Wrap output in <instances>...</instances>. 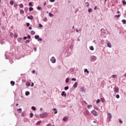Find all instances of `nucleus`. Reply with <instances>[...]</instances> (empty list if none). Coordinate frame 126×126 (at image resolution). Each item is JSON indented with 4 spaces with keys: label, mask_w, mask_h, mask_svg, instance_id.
Returning <instances> with one entry per match:
<instances>
[{
    "label": "nucleus",
    "mask_w": 126,
    "mask_h": 126,
    "mask_svg": "<svg viewBox=\"0 0 126 126\" xmlns=\"http://www.w3.org/2000/svg\"><path fill=\"white\" fill-rule=\"evenodd\" d=\"M29 6H33V5L32 4V2H30L29 3Z\"/></svg>",
    "instance_id": "36"
},
{
    "label": "nucleus",
    "mask_w": 126,
    "mask_h": 126,
    "mask_svg": "<svg viewBox=\"0 0 126 126\" xmlns=\"http://www.w3.org/2000/svg\"><path fill=\"white\" fill-rule=\"evenodd\" d=\"M33 18V16H32V15L28 16V19H31V20H32Z\"/></svg>",
    "instance_id": "14"
},
{
    "label": "nucleus",
    "mask_w": 126,
    "mask_h": 126,
    "mask_svg": "<svg viewBox=\"0 0 126 126\" xmlns=\"http://www.w3.org/2000/svg\"><path fill=\"white\" fill-rule=\"evenodd\" d=\"M107 46L108 47V48H112V44L110 42L107 43Z\"/></svg>",
    "instance_id": "13"
},
{
    "label": "nucleus",
    "mask_w": 126,
    "mask_h": 126,
    "mask_svg": "<svg viewBox=\"0 0 126 126\" xmlns=\"http://www.w3.org/2000/svg\"><path fill=\"white\" fill-rule=\"evenodd\" d=\"M10 84H11V85H12L13 86V85H14V84H15V82L13 81H11L10 82Z\"/></svg>",
    "instance_id": "20"
},
{
    "label": "nucleus",
    "mask_w": 126,
    "mask_h": 126,
    "mask_svg": "<svg viewBox=\"0 0 126 126\" xmlns=\"http://www.w3.org/2000/svg\"><path fill=\"white\" fill-rule=\"evenodd\" d=\"M34 37H35V39L36 40H38L39 39V38H40V36H39V35H35Z\"/></svg>",
    "instance_id": "21"
},
{
    "label": "nucleus",
    "mask_w": 126,
    "mask_h": 126,
    "mask_svg": "<svg viewBox=\"0 0 126 126\" xmlns=\"http://www.w3.org/2000/svg\"><path fill=\"white\" fill-rule=\"evenodd\" d=\"M31 35H35V32H34V31H32L31 32Z\"/></svg>",
    "instance_id": "24"
},
{
    "label": "nucleus",
    "mask_w": 126,
    "mask_h": 126,
    "mask_svg": "<svg viewBox=\"0 0 126 126\" xmlns=\"http://www.w3.org/2000/svg\"><path fill=\"white\" fill-rule=\"evenodd\" d=\"M46 117H48V113L47 112H44L40 114V118H46Z\"/></svg>",
    "instance_id": "1"
},
{
    "label": "nucleus",
    "mask_w": 126,
    "mask_h": 126,
    "mask_svg": "<svg viewBox=\"0 0 126 126\" xmlns=\"http://www.w3.org/2000/svg\"><path fill=\"white\" fill-rule=\"evenodd\" d=\"M31 87H33V86H34V83H32V84H31Z\"/></svg>",
    "instance_id": "60"
},
{
    "label": "nucleus",
    "mask_w": 126,
    "mask_h": 126,
    "mask_svg": "<svg viewBox=\"0 0 126 126\" xmlns=\"http://www.w3.org/2000/svg\"><path fill=\"white\" fill-rule=\"evenodd\" d=\"M67 120H68V117L65 116L63 118V122H66V121H67Z\"/></svg>",
    "instance_id": "9"
},
{
    "label": "nucleus",
    "mask_w": 126,
    "mask_h": 126,
    "mask_svg": "<svg viewBox=\"0 0 126 126\" xmlns=\"http://www.w3.org/2000/svg\"><path fill=\"white\" fill-rule=\"evenodd\" d=\"M101 101L102 103H104V98H101Z\"/></svg>",
    "instance_id": "61"
},
{
    "label": "nucleus",
    "mask_w": 126,
    "mask_h": 126,
    "mask_svg": "<svg viewBox=\"0 0 126 126\" xmlns=\"http://www.w3.org/2000/svg\"><path fill=\"white\" fill-rule=\"evenodd\" d=\"M50 61L51 62V63H56V58H55V57H52L51 59H50Z\"/></svg>",
    "instance_id": "5"
},
{
    "label": "nucleus",
    "mask_w": 126,
    "mask_h": 126,
    "mask_svg": "<svg viewBox=\"0 0 126 126\" xmlns=\"http://www.w3.org/2000/svg\"><path fill=\"white\" fill-rule=\"evenodd\" d=\"M95 110H98V107L97 106L94 107Z\"/></svg>",
    "instance_id": "62"
},
{
    "label": "nucleus",
    "mask_w": 126,
    "mask_h": 126,
    "mask_svg": "<svg viewBox=\"0 0 126 126\" xmlns=\"http://www.w3.org/2000/svg\"><path fill=\"white\" fill-rule=\"evenodd\" d=\"M101 34H104V35H106V30H105L104 29H102L100 30Z\"/></svg>",
    "instance_id": "7"
},
{
    "label": "nucleus",
    "mask_w": 126,
    "mask_h": 126,
    "mask_svg": "<svg viewBox=\"0 0 126 126\" xmlns=\"http://www.w3.org/2000/svg\"><path fill=\"white\" fill-rule=\"evenodd\" d=\"M122 3L123 4H126V0H122Z\"/></svg>",
    "instance_id": "38"
},
{
    "label": "nucleus",
    "mask_w": 126,
    "mask_h": 126,
    "mask_svg": "<svg viewBox=\"0 0 126 126\" xmlns=\"http://www.w3.org/2000/svg\"><path fill=\"white\" fill-rule=\"evenodd\" d=\"M32 110H33V111H35L36 110V107H35L34 106H32Z\"/></svg>",
    "instance_id": "34"
},
{
    "label": "nucleus",
    "mask_w": 126,
    "mask_h": 126,
    "mask_svg": "<svg viewBox=\"0 0 126 126\" xmlns=\"http://www.w3.org/2000/svg\"><path fill=\"white\" fill-rule=\"evenodd\" d=\"M39 27H43V25H42V24H39Z\"/></svg>",
    "instance_id": "59"
},
{
    "label": "nucleus",
    "mask_w": 126,
    "mask_h": 126,
    "mask_svg": "<svg viewBox=\"0 0 126 126\" xmlns=\"http://www.w3.org/2000/svg\"><path fill=\"white\" fill-rule=\"evenodd\" d=\"M47 126H52V125L48 124H47Z\"/></svg>",
    "instance_id": "64"
},
{
    "label": "nucleus",
    "mask_w": 126,
    "mask_h": 126,
    "mask_svg": "<svg viewBox=\"0 0 126 126\" xmlns=\"http://www.w3.org/2000/svg\"><path fill=\"white\" fill-rule=\"evenodd\" d=\"M0 44L1 45H3V44H4V42H3V41H0Z\"/></svg>",
    "instance_id": "42"
},
{
    "label": "nucleus",
    "mask_w": 126,
    "mask_h": 126,
    "mask_svg": "<svg viewBox=\"0 0 126 126\" xmlns=\"http://www.w3.org/2000/svg\"><path fill=\"white\" fill-rule=\"evenodd\" d=\"M84 72H87V73H89V71H88V69H85L84 70Z\"/></svg>",
    "instance_id": "33"
},
{
    "label": "nucleus",
    "mask_w": 126,
    "mask_h": 126,
    "mask_svg": "<svg viewBox=\"0 0 126 126\" xmlns=\"http://www.w3.org/2000/svg\"><path fill=\"white\" fill-rule=\"evenodd\" d=\"M13 35V33H12V32H11V33H10V37H12V36Z\"/></svg>",
    "instance_id": "58"
},
{
    "label": "nucleus",
    "mask_w": 126,
    "mask_h": 126,
    "mask_svg": "<svg viewBox=\"0 0 126 126\" xmlns=\"http://www.w3.org/2000/svg\"><path fill=\"white\" fill-rule=\"evenodd\" d=\"M119 123H121V124H123V121L121 119H119Z\"/></svg>",
    "instance_id": "54"
},
{
    "label": "nucleus",
    "mask_w": 126,
    "mask_h": 126,
    "mask_svg": "<svg viewBox=\"0 0 126 126\" xmlns=\"http://www.w3.org/2000/svg\"><path fill=\"white\" fill-rule=\"evenodd\" d=\"M62 96H64V97H66V94L65 93V92L63 91L61 94Z\"/></svg>",
    "instance_id": "8"
},
{
    "label": "nucleus",
    "mask_w": 126,
    "mask_h": 126,
    "mask_svg": "<svg viewBox=\"0 0 126 126\" xmlns=\"http://www.w3.org/2000/svg\"><path fill=\"white\" fill-rule=\"evenodd\" d=\"M14 7H16L17 6V3H15L14 4Z\"/></svg>",
    "instance_id": "53"
},
{
    "label": "nucleus",
    "mask_w": 126,
    "mask_h": 126,
    "mask_svg": "<svg viewBox=\"0 0 126 126\" xmlns=\"http://www.w3.org/2000/svg\"><path fill=\"white\" fill-rule=\"evenodd\" d=\"M84 116H89V111L88 110H86L84 112Z\"/></svg>",
    "instance_id": "6"
},
{
    "label": "nucleus",
    "mask_w": 126,
    "mask_h": 126,
    "mask_svg": "<svg viewBox=\"0 0 126 126\" xmlns=\"http://www.w3.org/2000/svg\"><path fill=\"white\" fill-rule=\"evenodd\" d=\"M26 42L27 44H29V43H30V41L29 40H27Z\"/></svg>",
    "instance_id": "50"
},
{
    "label": "nucleus",
    "mask_w": 126,
    "mask_h": 126,
    "mask_svg": "<svg viewBox=\"0 0 126 126\" xmlns=\"http://www.w3.org/2000/svg\"><path fill=\"white\" fill-rule=\"evenodd\" d=\"M19 6L20 8H23V6H24L23 4H20Z\"/></svg>",
    "instance_id": "35"
},
{
    "label": "nucleus",
    "mask_w": 126,
    "mask_h": 126,
    "mask_svg": "<svg viewBox=\"0 0 126 126\" xmlns=\"http://www.w3.org/2000/svg\"><path fill=\"white\" fill-rule=\"evenodd\" d=\"M17 111H20L19 113H21L22 112V109L21 108L18 109Z\"/></svg>",
    "instance_id": "37"
},
{
    "label": "nucleus",
    "mask_w": 126,
    "mask_h": 126,
    "mask_svg": "<svg viewBox=\"0 0 126 126\" xmlns=\"http://www.w3.org/2000/svg\"><path fill=\"white\" fill-rule=\"evenodd\" d=\"M122 22H123V24H126V20H122Z\"/></svg>",
    "instance_id": "28"
},
{
    "label": "nucleus",
    "mask_w": 126,
    "mask_h": 126,
    "mask_svg": "<svg viewBox=\"0 0 126 126\" xmlns=\"http://www.w3.org/2000/svg\"><path fill=\"white\" fill-rule=\"evenodd\" d=\"M21 40H22V38H21V37L18 38V42H19V43H21Z\"/></svg>",
    "instance_id": "22"
},
{
    "label": "nucleus",
    "mask_w": 126,
    "mask_h": 126,
    "mask_svg": "<svg viewBox=\"0 0 126 126\" xmlns=\"http://www.w3.org/2000/svg\"><path fill=\"white\" fill-rule=\"evenodd\" d=\"M96 104H98V103H100V99H97L96 102Z\"/></svg>",
    "instance_id": "40"
},
{
    "label": "nucleus",
    "mask_w": 126,
    "mask_h": 126,
    "mask_svg": "<svg viewBox=\"0 0 126 126\" xmlns=\"http://www.w3.org/2000/svg\"><path fill=\"white\" fill-rule=\"evenodd\" d=\"M92 114L94 116V117H97L98 116V112H97L95 110H93L91 111Z\"/></svg>",
    "instance_id": "4"
},
{
    "label": "nucleus",
    "mask_w": 126,
    "mask_h": 126,
    "mask_svg": "<svg viewBox=\"0 0 126 126\" xmlns=\"http://www.w3.org/2000/svg\"><path fill=\"white\" fill-rule=\"evenodd\" d=\"M97 60V57L95 56H92L90 57V61L91 62H95V61Z\"/></svg>",
    "instance_id": "2"
},
{
    "label": "nucleus",
    "mask_w": 126,
    "mask_h": 126,
    "mask_svg": "<svg viewBox=\"0 0 126 126\" xmlns=\"http://www.w3.org/2000/svg\"><path fill=\"white\" fill-rule=\"evenodd\" d=\"M5 56L6 60H7L8 59V58L7 57V55H6V52H5Z\"/></svg>",
    "instance_id": "51"
},
{
    "label": "nucleus",
    "mask_w": 126,
    "mask_h": 126,
    "mask_svg": "<svg viewBox=\"0 0 126 126\" xmlns=\"http://www.w3.org/2000/svg\"><path fill=\"white\" fill-rule=\"evenodd\" d=\"M20 13H24V11L23 10H20Z\"/></svg>",
    "instance_id": "47"
},
{
    "label": "nucleus",
    "mask_w": 126,
    "mask_h": 126,
    "mask_svg": "<svg viewBox=\"0 0 126 126\" xmlns=\"http://www.w3.org/2000/svg\"><path fill=\"white\" fill-rule=\"evenodd\" d=\"M78 83H77V82H75L74 84V85H73V87L74 88H76L77 87V85H78Z\"/></svg>",
    "instance_id": "11"
},
{
    "label": "nucleus",
    "mask_w": 126,
    "mask_h": 126,
    "mask_svg": "<svg viewBox=\"0 0 126 126\" xmlns=\"http://www.w3.org/2000/svg\"><path fill=\"white\" fill-rule=\"evenodd\" d=\"M91 108H92V105H88V109H89V110H90Z\"/></svg>",
    "instance_id": "27"
},
{
    "label": "nucleus",
    "mask_w": 126,
    "mask_h": 126,
    "mask_svg": "<svg viewBox=\"0 0 126 126\" xmlns=\"http://www.w3.org/2000/svg\"><path fill=\"white\" fill-rule=\"evenodd\" d=\"M69 87H68V86H66L64 87V90H68Z\"/></svg>",
    "instance_id": "31"
},
{
    "label": "nucleus",
    "mask_w": 126,
    "mask_h": 126,
    "mask_svg": "<svg viewBox=\"0 0 126 126\" xmlns=\"http://www.w3.org/2000/svg\"><path fill=\"white\" fill-rule=\"evenodd\" d=\"M34 52H37V48L36 47L34 48Z\"/></svg>",
    "instance_id": "57"
},
{
    "label": "nucleus",
    "mask_w": 126,
    "mask_h": 126,
    "mask_svg": "<svg viewBox=\"0 0 126 126\" xmlns=\"http://www.w3.org/2000/svg\"><path fill=\"white\" fill-rule=\"evenodd\" d=\"M26 96H28L29 95H30V92L27 91L25 93Z\"/></svg>",
    "instance_id": "18"
},
{
    "label": "nucleus",
    "mask_w": 126,
    "mask_h": 126,
    "mask_svg": "<svg viewBox=\"0 0 126 126\" xmlns=\"http://www.w3.org/2000/svg\"><path fill=\"white\" fill-rule=\"evenodd\" d=\"M24 10L25 12H27V11H28V8L27 7H26L24 9Z\"/></svg>",
    "instance_id": "30"
},
{
    "label": "nucleus",
    "mask_w": 126,
    "mask_h": 126,
    "mask_svg": "<svg viewBox=\"0 0 126 126\" xmlns=\"http://www.w3.org/2000/svg\"><path fill=\"white\" fill-rule=\"evenodd\" d=\"M37 9L38 10H41V9H42V8L38 6L37 7Z\"/></svg>",
    "instance_id": "45"
},
{
    "label": "nucleus",
    "mask_w": 126,
    "mask_h": 126,
    "mask_svg": "<svg viewBox=\"0 0 126 126\" xmlns=\"http://www.w3.org/2000/svg\"><path fill=\"white\" fill-rule=\"evenodd\" d=\"M27 38H28V39H30L31 38V36L30 35H28Z\"/></svg>",
    "instance_id": "52"
},
{
    "label": "nucleus",
    "mask_w": 126,
    "mask_h": 126,
    "mask_svg": "<svg viewBox=\"0 0 126 126\" xmlns=\"http://www.w3.org/2000/svg\"><path fill=\"white\" fill-rule=\"evenodd\" d=\"M90 50H91V51H94V47H93V46H90Z\"/></svg>",
    "instance_id": "23"
},
{
    "label": "nucleus",
    "mask_w": 126,
    "mask_h": 126,
    "mask_svg": "<svg viewBox=\"0 0 126 126\" xmlns=\"http://www.w3.org/2000/svg\"><path fill=\"white\" fill-rule=\"evenodd\" d=\"M116 97L117 99H119V98H120V95L119 94H117L116 96Z\"/></svg>",
    "instance_id": "49"
},
{
    "label": "nucleus",
    "mask_w": 126,
    "mask_h": 126,
    "mask_svg": "<svg viewBox=\"0 0 126 126\" xmlns=\"http://www.w3.org/2000/svg\"><path fill=\"white\" fill-rule=\"evenodd\" d=\"M88 11H89V12H92L93 11L92 9H91V8L88 9Z\"/></svg>",
    "instance_id": "43"
},
{
    "label": "nucleus",
    "mask_w": 126,
    "mask_h": 126,
    "mask_svg": "<svg viewBox=\"0 0 126 126\" xmlns=\"http://www.w3.org/2000/svg\"><path fill=\"white\" fill-rule=\"evenodd\" d=\"M43 5H44V6L47 5V2H46V1H45V2H44Z\"/></svg>",
    "instance_id": "55"
},
{
    "label": "nucleus",
    "mask_w": 126,
    "mask_h": 126,
    "mask_svg": "<svg viewBox=\"0 0 126 126\" xmlns=\"http://www.w3.org/2000/svg\"><path fill=\"white\" fill-rule=\"evenodd\" d=\"M33 116H34V114H33V113H30V118H33Z\"/></svg>",
    "instance_id": "29"
},
{
    "label": "nucleus",
    "mask_w": 126,
    "mask_h": 126,
    "mask_svg": "<svg viewBox=\"0 0 126 126\" xmlns=\"http://www.w3.org/2000/svg\"><path fill=\"white\" fill-rule=\"evenodd\" d=\"M86 4V6H87V7H89V5H90V4L89 3V2H86L85 3Z\"/></svg>",
    "instance_id": "17"
},
{
    "label": "nucleus",
    "mask_w": 126,
    "mask_h": 126,
    "mask_svg": "<svg viewBox=\"0 0 126 126\" xmlns=\"http://www.w3.org/2000/svg\"><path fill=\"white\" fill-rule=\"evenodd\" d=\"M49 16L50 17H52V16H53V14H52L51 12H50L49 13Z\"/></svg>",
    "instance_id": "44"
},
{
    "label": "nucleus",
    "mask_w": 126,
    "mask_h": 126,
    "mask_svg": "<svg viewBox=\"0 0 126 126\" xmlns=\"http://www.w3.org/2000/svg\"><path fill=\"white\" fill-rule=\"evenodd\" d=\"M43 21H44V22H47L48 21V19L47 18V17H44L43 18Z\"/></svg>",
    "instance_id": "15"
},
{
    "label": "nucleus",
    "mask_w": 126,
    "mask_h": 126,
    "mask_svg": "<svg viewBox=\"0 0 126 126\" xmlns=\"http://www.w3.org/2000/svg\"><path fill=\"white\" fill-rule=\"evenodd\" d=\"M53 113H54V114H58V111L57 110V109H56V108H54L53 109Z\"/></svg>",
    "instance_id": "12"
},
{
    "label": "nucleus",
    "mask_w": 126,
    "mask_h": 126,
    "mask_svg": "<svg viewBox=\"0 0 126 126\" xmlns=\"http://www.w3.org/2000/svg\"><path fill=\"white\" fill-rule=\"evenodd\" d=\"M108 118H109V120H111L112 119V114H111L110 113H108L107 114Z\"/></svg>",
    "instance_id": "10"
},
{
    "label": "nucleus",
    "mask_w": 126,
    "mask_h": 126,
    "mask_svg": "<svg viewBox=\"0 0 126 126\" xmlns=\"http://www.w3.org/2000/svg\"><path fill=\"white\" fill-rule=\"evenodd\" d=\"M26 25L27 27H29V26H30V24L29 23H27Z\"/></svg>",
    "instance_id": "46"
},
{
    "label": "nucleus",
    "mask_w": 126,
    "mask_h": 126,
    "mask_svg": "<svg viewBox=\"0 0 126 126\" xmlns=\"http://www.w3.org/2000/svg\"><path fill=\"white\" fill-rule=\"evenodd\" d=\"M113 91L114 93L117 94L119 91H120V89L118 87H115L114 88H113Z\"/></svg>",
    "instance_id": "3"
},
{
    "label": "nucleus",
    "mask_w": 126,
    "mask_h": 126,
    "mask_svg": "<svg viewBox=\"0 0 126 126\" xmlns=\"http://www.w3.org/2000/svg\"><path fill=\"white\" fill-rule=\"evenodd\" d=\"M33 7H30L29 8V11H33Z\"/></svg>",
    "instance_id": "32"
},
{
    "label": "nucleus",
    "mask_w": 126,
    "mask_h": 126,
    "mask_svg": "<svg viewBox=\"0 0 126 126\" xmlns=\"http://www.w3.org/2000/svg\"><path fill=\"white\" fill-rule=\"evenodd\" d=\"M41 124V121H39L36 123V125H40Z\"/></svg>",
    "instance_id": "48"
},
{
    "label": "nucleus",
    "mask_w": 126,
    "mask_h": 126,
    "mask_svg": "<svg viewBox=\"0 0 126 126\" xmlns=\"http://www.w3.org/2000/svg\"><path fill=\"white\" fill-rule=\"evenodd\" d=\"M26 86H28V87H29V86H30V85H31V84H30V83L28 82L26 84Z\"/></svg>",
    "instance_id": "25"
},
{
    "label": "nucleus",
    "mask_w": 126,
    "mask_h": 126,
    "mask_svg": "<svg viewBox=\"0 0 126 126\" xmlns=\"http://www.w3.org/2000/svg\"><path fill=\"white\" fill-rule=\"evenodd\" d=\"M115 16H116V17H117V18H119V17H121V15H116Z\"/></svg>",
    "instance_id": "56"
},
{
    "label": "nucleus",
    "mask_w": 126,
    "mask_h": 126,
    "mask_svg": "<svg viewBox=\"0 0 126 126\" xmlns=\"http://www.w3.org/2000/svg\"><path fill=\"white\" fill-rule=\"evenodd\" d=\"M81 92H84V93H85V89H84V87H82L81 89Z\"/></svg>",
    "instance_id": "16"
},
{
    "label": "nucleus",
    "mask_w": 126,
    "mask_h": 126,
    "mask_svg": "<svg viewBox=\"0 0 126 126\" xmlns=\"http://www.w3.org/2000/svg\"><path fill=\"white\" fill-rule=\"evenodd\" d=\"M72 81H76V79L74 78H72L71 79Z\"/></svg>",
    "instance_id": "41"
},
{
    "label": "nucleus",
    "mask_w": 126,
    "mask_h": 126,
    "mask_svg": "<svg viewBox=\"0 0 126 126\" xmlns=\"http://www.w3.org/2000/svg\"><path fill=\"white\" fill-rule=\"evenodd\" d=\"M14 3V2L13 1V0H11L10 1V4L11 5H13V4Z\"/></svg>",
    "instance_id": "26"
},
{
    "label": "nucleus",
    "mask_w": 126,
    "mask_h": 126,
    "mask_svg": "<svg viewBox=\"0 0 126 126\" xmlns=\"http://www.w3.org/2000/svg\"><path fill=\"white\" fill-rule=\"evenodd\" d=\"M42 38H39L38 39H37V41H42Z\"/></svg>",
    "instance_id": "63"
},
{
    "label": "nucleus",
    "mask_w": 126,
    "mask_h": 126,
    "mask_svg": "<svg viewBox=\"0 0 126 126\" xmlns=\"http://www.w3.org/2000/svg\"><path fill=\"white\" fill-rule=\"evenodd\" d=\"M112 77H113V78H117V75H113Z\"/></svg>",
    "instance_id": "39"
},
{
    "label": "nucleus",
    "mask_w": 126,
    "mask_h": 126,
    "mask_svg": "<svg viewBox=\"0 0 126 126\" xmlns=\"http://www.w3.org/2000/svg\"><path fill=\"white\" fill-rule=\"evenodd\" d=\"M68 82H69V78H67L65 79V83H68Z\"/></svg>",
    "instance_id": "19"
}]
</instances>
